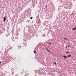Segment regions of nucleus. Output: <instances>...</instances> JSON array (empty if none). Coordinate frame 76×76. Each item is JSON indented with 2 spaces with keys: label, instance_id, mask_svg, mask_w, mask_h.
<instances>
[{
  "label": "nucleus",
  "instance_id": "nucleus-1",
  "mask_svg": "<svg viewBox=\"0 0 76 76\" xmlns=\"http://www.w3.org/2000/svg\"><path fill=\"white\" fill-rule=\"evenodd\" d=\"M18 35H18V34H16L15 36V39H18Z\"/></svg>",
  "mask_w": 76,
  "mask_h": 76
},
{
  "label": "nucleus",
  "instance_id": "nucleus-2",
  "mask_svg": "<svg viewBox=\"0 0 76 76\" xmlns=\"http://www.w3.org/2000/svg\"><path fill=\"white\" fill-rule=\"evenodd\" d=\"M6 17H4L3 21L5 22V21H6Z\"/></svg>",
  "mask_w": 76,
  "mask_h": 76
},
{
  "label": "nucleus",
  "instance_id": "nucleus-3",
  "mask_svg": "<svg viewBox=\"0 0 76 76\" xmlns=\"http://www.w3.org/2000/svg\"><path fill=\"white\" fill-rule=\"evenodd\" d=\"M63 57H64V59H66V58H67V56H64Z\"/></svg>",
  "mask_w": 76,
  "mask_h": 76
},
{
  "label": "nucleus",
  "instance_id": "nucleus-4",
  "mask_svg": "<svg viewBox=\"0 0 76 76\" xmlns=\"http://www.w3.org/2000/svg\"><path fill=\"white\" fill-rule=\"evenodd\" d=\"M46 49L47 50L48 52H49V53H51V52H50V51H49V50H48V49H47V48H46Z\"/></svg>",
  "mask_w": 76,
  "mask_h": 76
},
{
  "label": "nucleus",
  "instance_id": "nucleus-5",
  "mask_svg": "<svg viewBox=\"0 0 76 76\" xmlns=\"http://www.w3.org/2000/svg\"><path fill=\"white\" fill-rule=\"evenodd\" d=\"M76 29V27H75V28H74L72 29V30L73 31H74L75 30V29Z\"/></svg>",
  "mask_w": 76,
  "mask_h": 76
},
{
  "label": "nucleus",
  "instance_id": "nucleus-6",
  "mask_svg": "<svg viewBox=\"0 0 76 76\" xmlns=\"http://www.w3.org/2000/svg\"><path fill=\"white\" fill-rule=\"evenodd\" d=\"M72 56V55H69L67 56L68 57H71Z\"/></svg>",
  "mask_w": 76,
  "mask_h": 76
},
{
  "label": "nucleus",
  "instance_id": "nucleus-7",
  "mask_svg": "<svg viewBox=\"0 0 76 76\" xmlns=\"http://www.w3.org/2000/svg\"><path fill=\"white\" fill-rule=\"evenodd\" d=\"M34 54H36V53H37V52H36V51L35 50H34Z\"/></svg>",
  "mask_w": 76,
  "mask_h": 76
},
{
  "label": "nucleus",
  "instance_id": "nucleus-8",
  "mask_svg": "<svg viewBox=\"0 0 76 76\" xmlns=\"http://www.w3.org/2000/svg\"><path fill=\"white\" fill-rule=\"evenodd\" d=\"M33 18V17H31L30 18V19H32V18Z\"/></svg>",
  "mask_w": 76,
  "mask_h": 76
},
{
  "label": "nucleus",
  "instance_id": "nucleus-9",
  "mask_svg": "<svg viewBox=\"0 0 76 76\" xmlns=\"http://www.w3.org/2000/svg\"><path fill=\"white\" fill-rule=\"evenodd\" d=\"M53 63H54V64H57V63L56 62H53Z\"/></svg>",
  "mask_w": 76,
  "mask_h": 76
},
{
  "label": "nucleus",
  "instance_id": "nucleus-10",
  "mask_svg": "<svg viewBox=\"0 0 76 76\" xmlns=\"http://www.w3.org/2000/svg\"><path fill=\"white\" fill-rule=\"evenodd\" d=\"M69 52H66V54H69Z\"/></svg>",
  "mask_w": 76,
  "mask_h": 76
},
{
  "label": "nucleus",
  "instance_id": "nucleus-11",
  "mask_svg": "<svg viewBox=\"0 0 76 76\" xmlns=\"http://www.w3.org/2000/svg\"><path fill=\"white\" fill-rule=\"evenodd\" d=\"M66 47H70V46L69 45L66 46Z\"/></svg>",
  "mask_w": 76,
  "mask_h": 76
},
{
  "label": "nucleus",
  "instance_id": "nucleus-12",
  "mask_svg": "<svg viewBox=\"0 0 76 76\" xmlns=\"http://www.w3.org/2000/svg\"><path fill=\"white\" fill-rule=\"evenodd\" d=\"M64 39H66V40L68 39H67V38H64Z\"/></svg>",
  "mask_w": 76,
  "mask_h": 76
},
{
  "label": "nucleus",
  "instance_id": "nucleus-13",
  "mask_svg": "<svg viewBox=\"0 0 76 76\" xmlns=\"http://www.w3.org/2000/svg\"><path fill=\"white\" fill-rule=\"evenodd\" d=\"M1 64V61L0 62V64Z\"/></svg>",
  "mask_w": 76,
  "mask_h": 76
},
{
  "label": "nucleus",
  "instance_id": "nucleus-14",
  "mask_svg": "<svg viewBox=\"0 0 76 76\" xmlns=\"http://www.w3.org/2000/svg\"><path fill=\"white\" fill-rule=\"evenodd\" d=\"M49 44H50V45L51 44V43H49Z\"/></svg>",
  "mask_w": 76,
  "mask_h": 76
},
{
  "label": "nucleus",
  "instance_id": "nucleus-15",
  "mask_svg": "<svg viewBox=\"0 0 76 76\" xmlns=\"http://www.w3.org/2000/svg\"><path fill=\"white\" fill-rule=\"evenodd\" d=\"M18 47H19V48H20L21 47V46H19Z\"/></svg>",
  "mask_w": 76,
  "mask_h": 76
},
{
  "label": "nucleus",
  "instance_id": "nucleus-16",
  "mask_svg": "<svg viewBox=\"0 0 76 76\" xmlns=\"http://www.w3.org/2000/svg\"><path fill=\"white\" fill-rule=\"evenodd\" d=\"M38 23H39V21H38Z\"/></svg>",
  "mask_w": 76,
  "mask_h": 76
},
{
  "label": "nucleus",
  "instance_id": "nucleus-17",
  "mask_svg": "<svg viewBox=\"0 0 76 76\" xmlns=\"http://www.w3.org/2000/svg\"><path fill=\"white\" fill-rule=\"evenodd\" d=\"M13 70V68H12V69H11V70Z\"/></svg>",
  "mask_w": 76,
  "mask_h": 76
},
{
  "label": "nucleus",
  "instance_id": "nucleus-18",
  "mask_svg": "<svg viewBox=\"0 0 76 76\" xmlns=\"http://www.w3.org/2000/svg\"><path fill=\"white\" fill-rule=\"evenodd\" d=\"M66 48H67V46H66Z\"/></svg>",
  "mask_w": 76,
  "mask_h": 76
},
{
  "label": "nucleus",
  "instance_id": "nucleus-19",
  "mask_svg": "<svg viewBox=\"0 0 76 76\" xmlns=\"http://www.w3.org/2000/svg\"><path fill=\"white\" fill-rule=\"evenodd\" d=\"M17 75H18V74L17 75H16L15 76H17Z\"/></svg>",
  "mask_w": 76,
  "mask_h": 76
},
{
  "label": "nucleus",
  "instance_id": "nucleus-20",
  "mask_svg": "<svg viewBox=\"0 0 76 76\" xmlns=\"http://www.w3.org/2000/svg\"><path fill=\"white\" fill-rule=\"evenodd\" d=\"M73 15V14L72 13V15Z\"/></svg>",
  "mask_w": 76,
  "mask_h": 76
},
{
  "label": "nucleus",
  "instance_id": "nucleus-21",
  "mask_svg": "<svg viewBox=\"0 0 76 76\" xmlns=\"http://www.w3.org/2000/svg\"><path fill=\"white\" fill-rule=\"evenodd\" d=\"M39 20V21H40L41 20Z\"/></svg>",
  "mask_w": 76,
  "mask_h": 76
},
{
  "label": "nucleus",
  "instance_id": "nucleus-22",
  "mask_svg": "<svg viewBox=\"0 0 76 76\" xmlns=\"http://www.w3.org/2000/svg\"><path fill=\"white\" fill-rule=\"evenodd\" d=\"M37 76V75H35V76Z\"/></svg>",
  "mask_w": 76,
  "mask_h": 76
}]
</instances>
